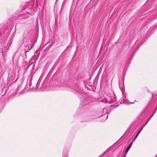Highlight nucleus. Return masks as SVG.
I'll return each instance as SVG.
<instances>
[{
    "label": "nucleus",
    "instance_id": "4",
    "mask_svg": "<svg viewBox=\"0 0 157 157\" xmlns=\"http://www.w3.org/2000/svg\"><path fill=\"white\" fill-rule=\"evenodd\" d=\"M14 74H12L11 75L9 74L8 76L9 78L10 79V78H11L10 79L12 80V79H13L14 78Z\"/></svg>",
    "mask_w": 157,
    "mask_h": 157
},
{
    "label": "nucleus",
    "instance_id": "8",
    "mask_svg": "<svg viewBox=\"0 0 157 157\" xmlns=\"http://www.w3.org/2000/svg\"><path fill=\"white\" fill-rule=\"evenodd\" d=\"M141 130H140L139 131V132H138L137 133H138V134H139L140 133V132H141Z\"/></svg>",
    "mask_w": 157,
    "mask_h": 157
},
{
    "label": "nucleus",
    "instance_id": "7",
    "mask_svg": "<svg viewBox=\"0 0 157 157\" xmlns=\"http://www.w3.org/2000/svg\"><path fill=\"white\" fill-rule=\"evenodd\" d=\"M147 123H148V122L147 121L146 122L144 123V124H143V126L142 127H144L147 124Z\"/></svg>",
    "mask_w": 157,
    "mask_h": 157
},
{
    "label": "nucleus",
    "instance_id": "9",
    "mask_svg": "<svg viewBox=\"0 0 157 157\" xmlns=\"http://www.w3.org/2000/svg\"><path fill=\"white\" fill-rule=\"evenodd\" d=\"M144 127H142L140 129V130L141 131L142 129H143Z\"/></svg>",
    "mask_w": 157,
    "mask_h": 157
},
{
    "label": "nucleus",
    "instance_id": "6",
    "mask_svg": "<svg viewBox=\"0 0 157 157\" xmlns=\"http://www.w3.org/2000/svg\"><path fill=\"white\" fill-rule=\"evenodd\" d=\"M139 134L138 133H137L136 136H135V137L133 139V141H135L136 139L137 138V137H138V136L139 135Z\"/></svg>",
    "mask_w": 157,
    "mask_h": 157
},
{
    "label": "nucleus",
    "instance_id": "17",
    "mask_svg": "<svg viewBox=\"0 0 157 157\" xmlns=\"http://www.w3.org/2000/svg\"><path fill=\"white\" fill-rule=\"evenodd\" d=\"M134 102H131L130 103V104H133Z\"/></svg>",
    "mask_w": 157,
    "mask_h": 157
},
{
    "label": "nucleus",
    "instance_id": "16",
    "mask_svg": "<svg viewBox=\"0 0 157 157\" xmlns=\"http://www.w3.org/2000/svg\"><path fill=\"white\" fill-rule=\"evenodd\" d=\"M103 110L104 111L105 110H106V109H105V108H104V109H103Z\"/></svg>",
    "mask_w": 157,
    "mask_h": 157
},
{
    "label": "nucleus",
    "instance_id": "11",
    "mask_svg": "<svg viewBox=\"0 0 157 157\" xmlns=\"http://www.w3.org/2000/svg\"><path fill=\"white\" fill-rule=\"evenodd\" d=\"M150 102L147 105V107L149 105H150Z\"/></svg>",
    "mask_w": 157,
    "mask_h": 157
},
{
    "label": "nucleus",
    "instance_id": "15",
    "mask_svg": "<svg viewBox=\"0 0 157 157\" xmlns=\"http://www.w3.org/2000/svg\"><path fill=\"white\" fill-rule=\"evenodd\" d=\"M32 48V46H31L30 48L29 49V50H30Z\"/></svg>",
    "mask_w": 157,
    "mask_h": 157
},
{
    "label": "nucleus",
    "instance_id": "3",
    "mask_svg": "<svg viewBox=\"0 0 157 157\" xmlns=\"http://www.w3.org/2000/svg\"><path fill=\"white\" fill-rule=\"evenodd\" d=\"M116 101V99L115 98L112 99H109V100H107V102L109 103H113L114 102Z\"/></svg>",
    "mask_w": 157,
    "mask_h": 157
},
{
    "label": "nucleus",
    "instance_id": "14",
    "mask_svg": "<svg viewBox=\"0 0 157 157\" xmlns=\"http://www.w3.org/2000/svg\"><path fill=\"white\" fill-rule=\"evenodd\" d=\"M151 95H152V98L153 97V94L152 93H151Z\"/></svg>",
    "mask_w": 157,
    "mask_h": 157
},
{
    "label": "nucleus",
    "instance_id": "13",
    "mask_svg": "<svg viewBox=\"0 0 157 157\" xmlns=\"http://www.w3.org/2000/svg\"><path fill=\"white\" fill-rule=\"evenodd\" d=\"M153 115H153V114H151V116L150 117H152L153 116Z\"/></svg>",
    "mask_w": 157,
    "mask_h": 157
},
{
    "label": "nucleus",
    "instance_id": "2",
    "mask_svg": "<svg viewBox=\"0 0 157 157\" xmlns=\"http://www.w3.org/2000/svg\"><path fill=\"white\" fill-rule=\"evenodd\" d=\"M133 141V140L132 139V141L130 142L129 145H128V147L126 148V149L125 151L126 154L128 152L130 148L131 147L132 144L135 141Z\"/></svg>",
    "mask_w": 157,
    "mask_h": 157
},
{
    "label": "nucleus",
    "instance_id": "1",
    "mask_svg": "<svg viewBox=\"0 0 157 157\" xmlns=\"http://www.w3.org/2000/svg\"><path fill=\"white\" fill-rule=\"evenodd\" d=\"M121 99V102H122V103L125 104H128L127 103V100L125 96H124L123 98H122Z\"/></svg>",
    "mask_w": 157,
    "mask_h": 157
},
{
    "label": "nucleus",
    "instance_id": "18",
    "mask_svg": "<svg viewBox=\"0 0 157 157\" xmlns=\"http://www.w3.org/2000/svg\"><path fill=\"white\" fill-rule=\"evenodd\" d=\"M31 85V84L30 83V84H29V85L30 86Z\"/></svg>",
    "mask_w": 157,
    "mask_h": 157
},
{
    "label": "nucleus",
    "instance_id": "5",
    "mask_svg": "<svg viewBox=\"0 0 157 157\" xmlns=\"http://www.w3.org/2000/svg\"><path fill=\"white\" fill-rule=\"evenodd\" d=\"M102 117H103L104 119L102 120H101V121H102V122L104 121L107 119V118L108 117V115H107V116L106 117L105 116V114L102 115Z\"/></svg>",
    "mask_w": 157,
    "mask_h": 157
},
{
    "label": "nucleus",
    "instance_id": "12",
    "mask_svg": "<svg viewBox=\"0 0 157 157\" xmlns=\"http://www.w3.org/2000/svg\"><path fill=\"white\" fill-rule=\"evenodd\" d=\"M126 155V154L124 155L123 157H125Z\"/></svg>",
    "mask_w": 157,
    "mask_h": 157
},
{
    "label": "nucleus",
    "instance_id": "10",
    "mask_svg": "<svg viewBox=\"0 0 157 157\" xmlns=\"http://www.w3.org/2000/svg\"><path fill=\"white\" fill-rule=\"evenodd\" d=\"M151 117H150V118H149L148 119V120L147 121V122H148V121H149V120L151 119Z\"/></svg>",
    "mask_w": 157,
    "mask_h": 157
}]
</instances>
